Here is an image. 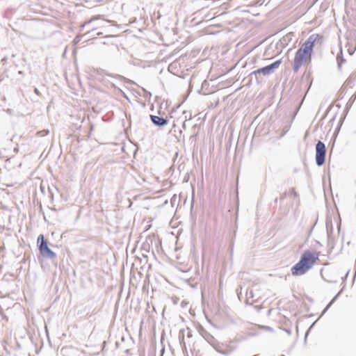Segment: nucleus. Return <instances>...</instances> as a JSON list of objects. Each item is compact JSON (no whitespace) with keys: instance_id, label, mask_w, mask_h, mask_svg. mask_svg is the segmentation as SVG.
<instances>
[{"instance_id":"nucleus-1","label":"nucleus","mask_w":356,"mask_h":356,"mask_svg":"<svg viewBox=\"0 0 356 356\" xmlns=\"http://www.w3.org/2000/svg\"><path fill=\"white\" fill-rule=\"evenodd\" d=\"M320 37L318 33L309 35L296 51L293 65L294 72H298L304 63H311L315 43Z\"/></svg>"},{"instance_id":"nucleus-2","label":"nucleus","mask_w":356,"mask_h":356,"mask_svg":"<svg viewBox=\"0 0 356 356\" xmlns=\"http://www.w3.org/2000/svg\"><path fill=\"white\" fill-rule=\"evenodd\" d=\"M318 254L309 250H305L299 261L292 266L291 271L293 275L300 276L310 270L318 259Z\"/></svg>"},{"instance_id":"nucleus-3","label":"nucleus","mask_w":356,"mask_h":356,"mask_svg":"<svg viewBox=\"0 0 356 356\" xmlns=\"http://www.w3.org/2000/svg\"><path fill=\"white\" fill-rule=\"evenodd\" d=\"M315 161L317 166H322L325 161L327 149L325 145L321 140H318L315 147Z\"/></svg>"},{"instance_id":"nucleus-4","label":"nucleus","mask_w":356,"mask_h":356,"mask_svg":"<svg viewBox=\"0 0 356 356\" xmlns=\"http://www.w3.org/2000/svg\"><path fill=\"white\" fill-rule=\"evenodd\" d=\"M282 63V59H278L270 65L260 67L254 70L255 73L258 75L263 74L268 76L273 74L276 69H277Z\"/></svg>"},{"instance_id":"nucleus-5","label":"nucleus","mask_w":356,"mask_h":356,"mask_svg":"<svg viewBox=\"0 0 356 356\" xmlns=\"http://www.w3.org/2000/svg\"><path fill=\"white\" fill-rule=\"evenodd\" d=\"M149 118L152 124L159 128L165 127L168 122V118L155 115H149Z\"/></svg>"},{"instance_id":"nucleus-6","label":"nucleus","mask_w":356,"mask_h":356,"mask_svg":"<svg viewBox=\"0 0 356 356\" xmlns=\"http://www.w3.org/2000/svg\"><path fill=\"white\" fill-rule=\"evenodd\" d=\"M248 81L246 83L245 86L247 87H250L253 83H255L257 85H259L263 82V80L260 79L259 75L255 73L254 71L252 72L248 76Z\"/></svg>"},{"instance_id":"nucleus-7","label":"nucleus","mask_w":356,"mask_h":356,"mask_svg":"<svg viewBox=\"0 0 356 356\" xmlns=\"http://www.w3.org/2000/svg\"><path fill=\"white\" fill-rule=\"evenodd\" d=\"M48 241L44 238V236L42 234H40L37 238V247L40 252L42 250L48 247Z\"/></svg>"},{"instance_id":"nucleus-8","label":"nucleus","mask_w":356,"mask_h":356,"mask_svg":"<svg viewBox=\"0 0 356 356\" xmlns=\"http://www.w3.org/2000/svg\"><path fill=\"white\" fill-rule=\"evenodd\" d=\"M40 254L42 257L47 258V259H53L56 257V254L52 250H51L49 248V246L47 247L46 248L42 250L40 252Z\"/></svg>"},{"instance_id":"nucleus-9","label":"nucleus","mask_w":356,"mask_h":356,"mask_svg":"<svg viewBox=\"0 0 356 356\" xmlns=\"http://www.w3.org/2000/svg\"><path fill=\"white\" fill-rule=\"evenodd\" d=\"M337 67L339 70H341L342 65L346 63V59L343 58L342 49H341L340 52L337 56Z\"/></svg>"},{"instance_id":"nucleus-10","label":"nucleus","mask_w":356,"mask_h":356,"mask_svg":"<svg viewBox=\"0 0 356 356\" xmlns=\"http://www.w3.org/2000/svg\"><path fill=\"white\" fill-rule=\"evenodd\" d=\"M106 75H107L108 76L112 77V78H116L121 81H124L125 83H134V82L132 81L131 80H130L122 75H120V74H111L106 73Z\"/></svg>"},{"instance_id":"nucleus-11","label":"nucleus","mask_w":356,"mask_h":356,"mask_svg":"<svg viewBox=\"0 0 356 356\" xmlns=\"http://www.w3.org/2000/svg\"><path fill=\"white\" fill-rule=\"evenodd\" d=\"M14 111L11 108L6 110H0V118H6L7 116H11L13 115Z\"/></svg>"},{"instance_id":"nucleus-12","label":"nucleus","mask_w":356,"mask_h":356,"mask_svg":"<svg viewBox=\"0 0 356 356\" xmlns=\"http://www.w3.org/2000/svg\"><path fill=\"white\" fill-rule=\"evenodd\" d=\"M326 230L328 239L330 238L333 233V226L331 220H326Z\"/></svg>"},{"instance_id":"nucleus-13","label":"nucleus","mask_w":356,"mask_h":356,"mask_svg":"<svg viewBox=\"0 0 356 356\" xmlns=\"http://www.w3.org/2000/svg\"><path fill=\"white\" fill-rule=\"evenodd\" d=\"M293 35V33H288L287 35H286L285 36H284L282 38V39L281 40V42L285 44H288V43L290 42V40H291V36Z\"/></svg>"},{"instance_id":"nucleus-14","label":"nucleus","mask_w":356,"mask_h":356,"mask_svg":"<svg viewBox=\"0 0 356 356\" xmlns=\"http://www.w3.org/2000/svg\"><path fill=\"white\" fill-rule=\"evenodd\" d=\"M321 318H318L309 327V328L307 330L305 334V338H304V341L305 343L307 341V338L309 334V332L311 331V330L313 328V327L314 326L315 323L320 319Z\"/></svg>"},{"instance_id":"nucleus-15","label":"nucleus","mask_w":356,"mask_h":356,"mask_svg":"<svg viewBox=\"0 0 356 356\" xmlns=\"http://www.w3.org/2000/svg\"><path fill=\"white\" fill-rule=\"evenodd\" d=\"M216 351L222 355H229L230 353H231V350H229V349H225V350H222V349H219V348H216Z\"/></svg>"},{"instance_id":"nucleus-16","label":"nucleus","mask_w":356,"mask_h":356,"mask_svg":"<svg viewBox=\"0 0 356 356\" xmlns=\"http://www.w3.org/2000/svg\"><path fill=\"white\" fill-rule=\"evenodd\" d=\"M332 305V304H331V302H330L327 305L326 307L323 309V310L322 311L321 315L319 316V318H321L325 313L329 309V308Z\"/></svg>"},{"instance_id":"nucleus-17","label":"nucleus","mask_w":356,"mask_h":356,"mask_svg":"<svg viewBox=\"0 0 356 356\" xmlns=\"http://www.w3.org/2000/svg\"><path fill=\"white\" fill-rule=\"evenodd\" d=\"M259 328L261 330H266V331H269V332H274V330L273 327H271L270 326H267V325H260Z\"/></svg>"},{"instance_id":"nucleus-18","label":"nucleus","mask_w":356,"mask_h":356,"mask_svg":"<svg viewBox=\"0 0 356 356\" xmlns=\"http://www.w3.org/2000/svg\"><path fill=\"white\" fill-rule=\"evenodd\" d=\"M342 292V289L340 290L333 298L330 301L331 302V304H334V302L337 300V298H339V296H340V294Z\"/></svg>"},{"instance_id":"nucleus-19","label":"nucleus","mask_w":356,"mask_h":356,"mask_svg":"<svg viewBox=\"0 0 356 356\" xmlns=\"http://www.w3.org/2000/svg\"><path fill=\"white\" fill-rule=\"evenodd\" d=\"M177 199V197L176 194L173 195L172 197H171L170 202H171L172 207H174V204H175Z\"/></svg>"},{"instance_id":"nucleus-20","label":"nucleus","mask_w":356,"mask_h":356,"mask_svg":"<svg viewBox=\"0 0 356 356\" xmlns=\"http://www.w3.org/2000/svg\"><path fill=\"white\" fill-rule=\"evenodd\" d=\"M149 244H143V250H144L145 252H149Z\"/></svg>"},{"instance_id":"nucleus-21","label":"nucleus","mask_w":356,"mask_h":356,"mask_svg":"<svg viewBox=\"0 0 356 356\" xmlns=\"http://www.w3.org/2000/svg\"><path fill=\"white\" fill-rule=\"evenodd\" d=\"M33 91L35 93V95H37L38 96H41V92L39 91V90L36 87H34Z\"/></svg>"},{"instance_id":"nucleus-22","label":"nucleus","mask_w":356,"mask_h":356,"mask_svg":"<svg viewBox=\"0 0 356 356\" xmlns=\"http://www.w3.org/2000/svg\"><path fill=\"white\" fill-rule=\"evenodd\" d=\"M48 191H49V193H50L49 197H50V199H51V202H52V201H53V200H54V195H53V193H52V192H51V188H50L49 187L48 188Z\"/></svg>"},{"instance_id":"nucleus-23","label":"nucleus","mask_w":356,"mask_h":356,"mask_svg":"<svg viewBox=\"0 0 356 356\" xmlns=\"http://www.w3.org/2000/svg\"><path fill=\"white\" fill-rule=\"evenodd\" d=\"M144 91H145V97L147 98V97H150L152 96V94L149 92H148V91H147L145 90H144Z\"/></svg>"},{"instance_id":"nucleus-24","label":"nucleus","mask_w":356,"mask_h":356,"mask_svg":"<svg viewBox=\"0 0 356 356\" xmlns=\"http://www.w3.org/2000/svg\"><path fill=\"white\" fill-rule=\"evenodd\" d=\"M315 225H316V224H314V225L311 227V228H310V229H309V231L308 236H309L311 235V234H312V230H313L314 227H315Z\"/></svg>"},{"instance_id":"nucleus-25","label":"nucleus","mask_w":356,"mask_h":356,"mask_svg":"<svg viewBox=\"0 0 356 356\" xmlns=\"http://www.w3.org/2000/svg\"><path fill=\"white\" fill-rule=\"evenodd\" d=\"M187 304H188V303H187V302H186L185 301H182V302H181V307H186V306L187 305Z\"/></svg>"},{"instance_id":"nucleus-26","label":"nucleus","mask_w":356,"mask_h":356,"mask_svg":"<svg viewBox=\"0 0 356 356\" xmlns=\"http://www.w3.org/2000/svg\"><path fill=\"white\" fill-rule=\"evenodd\" d=\"M284 330L289 334L291 335V330L290 329H284Z\"/></svg>"},{"instance_id":"nucleus-27","label":"nucleus","mask_w":356,"mask_h":356,"mask_svg":"<svg viewBox=\"0 0 356 356\" xmlns=\"http://www.w3.org/2000/svg\"><path fill=\"white\" fill-rule=\"evenodd\" d=\"M348 273H349V270L347 271V273L345 274V275L342 277V280H344L346 279H347V277L348 275Z\"/></svg>"},{"instance_id":"nucleus-28","label":"nucleus","mask_w":356,"mask_h":356,"mask_svg":"<svg viewBox=\"0 0 356 356\" xmlns=\"http://www.w3.org/2000/svg\"><path fill=\"white\" fill-rule=\"evenodd\" d=\"M337 229H338V233L340 234V232H341V222L337 225Z\"/></svg>"},{"instance_id":"nucleus-29","label":"nucleus","mask_w":356,"mask_h":356,"mask_svg":"<svg viewBox=\"0 0 356 356\" xmlns=\"http://www.w3.org/2000/svg\"><path fill=\"white\" fill-rule=\"evenodd\" d=\"M348 54H349L350 55H353L355 51H354V50H352V49H348Z\"/></svg>"},{"instance_id":"nucleus-30","label":"nucleus","mask_w":356,"mask_h":356,"mask_svg":"<svg viewBox=\"0 0 356 356\" xmlns=\"http://www.w3.org/2000/svg\"><path fill=\"white\" fill-rule=\"evenodd\" d=\"M40 213H42L44 215V212L42 210V206L41 204H40Z\"/></svg>"},{"instance_id":"nucleus-31","label":"nucleus","mask_w":356,"mask_h":356,"mask_svg":"<svg viewBox=\"0 0 356 356\" xmlns=\"http://www.w3.org/2000/svg\"><path fill=\"white\" fill-rule=\"evenodd\" d=\"M355 98H356V95H353L351 97L350 99L352 100V102H353L355 101Z\"/></svg>"},{"instance_id":"nucleus-32","label":"nucleus","mask_w":356,"mask_h":356,"mask_svg":"<svg viewBox=\"0 0 356 356\" xmlns=\"http://www.w3.org/2000/svg\"><path fill=\"white\" fill-rule=\"evenodd\" d=\"M233 252H234V250L232 248L229 249V254H230V257H232L233 256Z\"/></svg>"},{"instance_id":"nucleus-33","label":"nucleus","mask_w":356,"mask_h":356,"mask_svg":"<svg viewBox=\"0 0 356 356\" xmlns=\"http://www.w3.org/2000/svg\"><path fill=\"white\" fill-rule=\"evenodd\" d=\"M291 192H292V193H293V194H294V195H295V196H296V195H297V193L295 191V189H294L293 188H291Z\"/></svg>"},{"instance_id":"nucleus-34","label":"nucleus","mask_w":356,"mask_h":356,"mask_svg":"<svg viewBox=\"0 0 356 356\" xmlns=\"http://www.w3.org/2000/svg\"><path fill=\"white\" fill-rule=\"evenodd\" d=\"M232 248L234 250V242L232 241L229 245V249Z\"/></svg>"},{"instance_id":"nucleus-35","label":"nucleus","mask_w":356,"mask_h":356,"mask_svg":"<svg viewBox=\"0 0 356 356\" xmlns=\"http://www.w3.org/2000/svg\"><path fill=\"white\" fill-rule=\"evenodd\" d=\"M40 190H41V192H42V193H44V188L43 186H40Z\"/></svg>"},{"instance_id":"nucleus-36","label":"nucleus","mask_w":356,"mask_h":356,"mask_svg":"<svg viewBox=\"0 0 356 356\" xmlns=\"http://www.w3.org/2000/svg\"><path fill=\"white\" fill-rule=\"evenodd\" d=\"M182 127H183L184 129H186V120H185L184 122H183V123H182Z\"/></svg>"},{"instance_id":"nucleus-37","label":"nucleus","mask_w":356,"mask_h":356,"mask_svg":"<svg viewBox=\"0 0 356 356\" xmlns=\"http://www.w3.org/2000/svg\"><path fill=\"white\" fill-rule=\"evenodd\" d=\"M187 337H192V334L191 332H188V334H187Z\"/></svg>"},{"instance_id":"nucleus-38","label":"nucleus","mask_w":356,"mask_h":356,"mask_svg":"<svg viewBox=\"0 0 356 356\" xmlns=\"http://www.w3.org/2000/svg\"><path fill=\"white\" fill-rule=\"evenodd\" d=\"M196 136H197V134H193V136H191V138H196Z\"/></svg>"},{"instance_id":"nucleus-39","label":"nucleus","mask_w":356,"mask_h":356,"mask_svg":"<svg viewBox=\"0 0 356 356\" xmlns=\"http://www.w3.org/2000/svg\"><path fill=\"white\" fill-rule=\"evenodd\" d=\"M286 197V193L283 194L281 198H284Z\"/></svg>"},{"instance_id":"nucleus-40","label":"nucleus","mask_w":356,"mask_h":356,"mask_svg":"<svg viewBox=\"0 0 356 356\" xmlns=\"http://www.w3.org/2000/svg\"><path fill=\"white\" fill-rule=\"evenodd\" d=\"M18 74H23V72H22V71H19V72H18Z\"/></svg>"},{"instance_id":"nucleus-41","label":"nucleus","mask_w":356,"mask_h":356,"mask_svg":"<svg viewBox=\"0 0 356 356\" xmlns=\"http://www.w3.org/2000/svg\"><path fill=\"white\" fill-rule=\"evenodd\" d=\"M343 120V118H341L340 122L342 123Z\"/></svg>"},{"instance_id":"nucleus-42","label":"nucleus","mask_w":356,"mask_h":356,"mask_svg":"<svg viewBox=\"0 0 356 356\" xmlns=\"http://www.w3.org/2000/svg\"><path fill=\"white\" fill-rule=\"evenodd\" d=\"M74 40L79 41L78 37H76Z\"/></svg>"},{"instance_id":"nucleus-43","label":"nucleus","mask_w":356,"mask_h":356,"mask_svg":"<svg viewBox=\"0 0 356 356\" xmlns=\"http://www.w3.org/2000/svg\"><path fill=\"white\" fill-rule=\"evenodd\" d=\"M74 40L79 41L78 37H76Z\"/></svg>"},{"instance_id":"nucleus-44","label":"nucleus","mask_w":356,"mask_h":356,"mask_svg":"<svg viewBox=\"0 0 356 356\" xmlns=\"http://www.w3.org/2000/svg\"><path fill=\"white\" fill-rule=\"evenodd\" d=\"M277 202V198L275 199V202L276 203Z\"/></svg>"},{"instance_id":"nucleus-45","label":"nucleus","mask_w":356,"mask_h":356,"mask_svg":"<svg viewBox=\"0 0 356 356\" xmlns=\"http://www.w3.org/2000/svg\"><path fill=\"white\" fill-rule=\"evenodd\" d=\"M259 354H257V355H254L253 356H259Z\"/></svg>"},{"instance_id":"nucleus-46","label":"nucleus","mask_w":356,"mask_h":356,"mask_svg":"<svg viewBox=\"0 0 356 356\" xmlns=\"http://www.w3.org/2000/svg\"><path fill=\"white\" fill-rule=\"evenodd\" d=\"M317 1H318V0H315V2H314V3L317 2Z\"/></svg>"},{"instance_id":"nucleus-47","label":"nucleus","mask_w":356,"mask_h":356,"mask_svg":"<svg viewBox=\"0 0 356 356\" xmlns=\"http://www.w3.org/2000/svg\"><path fill=\"white\" fill-rule=\"evenodd\" d=\"M280 356H285V355H280Z\"/></svg>"}]
</instances>
